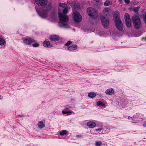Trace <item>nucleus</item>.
Listing matches in <instances>:
<instances>
[{
    "label": "nucleus",
    "instance_id": "obj_1",
    "mask_svg": "<svg viewBox=\"0 0 146 146\" xmlns=\"http://www.w3.org/2000/svg\"><path fill=\"white\" fill-rule=\"evenodd\" d=\"M59 5L58 15L61 22L59 23V26L61 27L68 28L69 26L66 23L68 20V18L66 14L67 13L70 7L64 3H60Z\"/></svg>",
    "mask_w": 146,
    "mask_h": 146
},
{
    "label": "nucleus",
    "instance_id": "obj_2",
    "mask_svg": "<svg viewBox=\"0 0 146 146\" xmlns=\"http://www.w3.org/2000/svg\"><path fill=\"white\" fill-rule=\"evenodd\" d=\"M113 17L116 27L119 31L122 30L123 28V25L120 18L119 11H117L114 12Z\"/></svg>",
    "mask_w": 146,
    "mask_h": 146
},
{
    "label": "nucleus",
    "instance_id": "obj_3",
    "mask_svg": "<svg viewBox=\"0 0 146 146\" xmlns=\"http://www.w3.org/2000/svg\"><path fill=\"white\" fill-rule=\"evenodd\" d=\"M132 19L134 27L136 29L139 28L141 26V23L139 17L137 16H134Z\"/></svg>",
    "mask_w": 146,
    "mask_h": 146
},
{
    "label": "nucleus",
    "instance_id": "obj_4",
    "mask_svg": "<svg viewBox=\"0 0 146 146\" xmlns=\"http://www.w3.org/2000/svg\"><path fill=\"white\" fill-rule=\"evenodd\" d=\"M87 11L88 15L92 18H95L97 17L98 13L93 8L89 7L87 8Z\"/></svg>",
    "mask_w": 146,
    "mask_h": 146
},
{
    "label": "nucleus",
    "instance_id": "obj_5",
    "mask_svg": "<svg viewBox=\"0 0 146 146\" xmlns=\"http://www.w3.org/2000/svg\"><path fill=\"white\" fill-rule=\"evenodd\" d=\"M73 15L74 20L76 22H80L82 21V17L78 12L74 11Z\"/></svg>",
    "mask_w": 146,
    "mask_h": 146
},
{
    "label": "nucleus",
    "instance_id": "obj_6",
    "mask_svg": "<svg viewBox=\"0 0 146 146\" xmlns=\"http://www.w3.org/2000/svg\"><path fill=\"white\" fill-rule=\"evenodd\" d=\"M101 20L102 23L105 28H107L109 26V20L108 18L105 17L104 16H102Z\"/></svg>",
    "mask_w": 146,
    "mask_h": 146
},
{
    "label": "nucleus",
    "instance_id": "obj_7",
    "mask_svg": "<svg viewBox=\"0 0 146 146\" xmlns=\"http://www.w3.org/2000/svg\"><path fill=\"white\" fill-rule=\"evenodd\" d=\"M124 18L127 26L128 27H130L131 26V22L127 13H125Z\"/></svg>",
    "mask_w": 146,
    "mask_h": 146
},
{
    "label": "nucleus",
    "instance_id": "obj_8",
    "mask_svg": "<svg viewBox=\"0 0 146 146\" xmlns=\"http://www.w3.org/2000/svg\"><path fill=\"white\" fill-rule=\"evenodd\" d=\"M35 2L39 5L44 6L47 4L48 1L47 0H35Z\"/></svg>",
    "mask_w": 146,
    "mask_h": 146
},
{
    "label": "nucleus",
    "instance_id": "obj_9",
    "mask_svg": "<svg viewBox=\"0 0 146 146\" xmlns=\"http://www.w3.org/2000/svg\"><path fill=\"white\" fill-rule=\"evenodd\" d=\"M35 42V40L31 38H29L28 39H25L23 40L24 43L28 45H30L32 43Z\"/></svg>",
    "mask_w": 146,
    "mask_h": 146
},
{
    "label": "nucleus",
    "instance_id": "obj_10",
    "mask_svg": "<svg viewBox=\"0 0 146 146\" xmlns=\"http://www.w3.org/2000/svg\"><path fill=\"white\" fill-rule=\"evenodd\" d=\"M49 39L50 40L55 41L58 40L59 39V38L57 35H54L50 36Z\"/></svg>",
    "mask_w": 146,
    "mask_h": 146
},
{
    "label": "nucleus",
    "instance_id": "obj_11",
    "mask_svg": "<svg viewBox=\"0 0 146 146\" xmlns=\"http://www.w3.org/2000/svg\"><path fill=\"white\" fill-rule=\"evenodd\" d=\"M43 46L45 47H51L52 46L50 42L48 41H45L43 43Z\"/></svg>",
    "mask_w": 146,
    "mask_h": 146
},
{
    "label": "nucleus",
    "instance_id": "obj_12",
    "mask_svg": "<svg viewBox=\"0 0 146 146\" xmlns=\"http://www.w3.org/2000/svg\"><path fill=\"white\" fill-rule=\"evenodd\" d=\"M114 90L112 88L108 89L105 91V93L106 94L109 95L113 94L114 93Z\"/></svg>",
    "mask_w": 146,
    "mask_h": 146
},
{
    "label": "nucleus",
    "instance_id": "obj_13",
    "mask_svg": "<svg viewBox=\"0 0 146 146\" xmlns=\"http://www.w3.org/2000/svg\"><path fill=\"white\" fill-rule=\"evenodd\" d=\"M110 11V9L108 8H104L103 11V15L107 16Z\"/></svg>",
    "mask_w": 146,
    "mask_h": 146
},
{
    "label": "nucleus",
    "instance_id": "obj_14",
    "mask_svg": "<svg viewBox=\"0 0 146 146\" xmlns=\"http://www.w3.org/2000/svg\"><path fill=\"white\" fill-rule=\"evenodd\" d=\"M77 45L74 44L72 46H69L67 47L68 49V50L72 51L74 50H76L77 48Z\"/></svg>",
    "mask_w": 146,
    "mask_h": 146
},
{
    "label": "nucleus",
    "instance_id": "obj_15",
    "mask_svg": "<svg viewBox=\"0 0 146 146\" xmlns=\"http://www.w3.org/2000/svg\"><path fill=\"white\" fill-rule=\"evenodd\" d=\"M88 126L91 128H92L96 126V124L95 123L92 121H90L87 123V124Z\"/></svg>",
    "mask_w": 146,
    "mask_h": 146
},
{
    "label": "nucleus",
    "instance_id": "obj_16",
    "mask_svg": "<svg viewBox=\"0 0 146 146\" xmlns=\"http://www.w3.org/2000/svg\"><path fill=\"white\" fill-rule=\"evenodd\" d=\"M38 127L40 129L43 128L45 127V124L42 121H39L38 124Z\"/></svg>",
    "mask_w": 146,
    "mask_h": 146
},
{
    "label": "nucleus",
    "instance_id": "obj_17",
    "mask_svg": "<svg viewBox=\"0 0 146 146\" xmlns=\"http://www.w3.org/2000/svg\"><path fill=\"white\" fill-rule=\"evenodd\" d=\"M62 113L63 114H67V115H69L73 113L72 111H62Z\"/></svg>",
    "mask_w": 146,
    "mask_h": 146
},
{
    "label": "nucleus",
    "instance_id": "obj_18",
    "mask_svg": "<svg viewBox=\"0 0 146 146\" xmlns=\"http://www.w3.org/2000/svg\"><path fill=\"white\" fill-rule=\"evenodd\" d=\"M96 94L94 92H90L88 94V96L91 98H93L96 96Z\"/></svg>",
    "mask_w": 146,
    "mask_h": 146
},
{
    "label": "nucleus",
    "instance_id": "obj_19",
    "mask_svg": "<svg viewBox=\"0 0 146 146\" xmlns=\"http://www.w3.org/2000/svg\"><path fill=\"white\" fill-rule=\"evenodd\" d=\"M47 13H44L43 11L40 14V16L43 18H45L47 16Z\"/></svg>",
    "mask_w": 146,
    "mask_h": 146
},
{
    "label": "nucleus",
    "instance_id": "obj_20",
    "mask_svg": "<svg viewBox=\"0 0 146 146\" xmlns=\"http://www.w3.org/2000/svg\"><path fill=\"white\" fill-rule=\"evenodd\" d=\"M111 2L107 0L104 3V5L105 6H109L111 4Z\"/></svg>",
    "mask_w": 146,
    "mask_h": 146
},
{
    "label": "nucleus",
    "instance_id": "obj_21",
    "mask_svg": "<svg viewBox=\"0 0 146 146\" xmlns=\"http://www.w3.org/2000/svg\"><path fill=\"white\" fill-rule=\"evenodd\" d=\"M102 144V143L100 141H96L95 143V145L96 146H101Z\"/></svg>",
    "mask_w": 146,
    "mask_h": 146
},
{
    "label": "nucleus",
    "instance_id": "obj_22",
    "mask_svg": "<svg viewBox=\"0 0 146 146\" xmlns=\"http://www.w3.org/2000/svg\"><path fill=\"white\" fill-rule=\"evenodd\" d=\"M5 44V41L3 39L0 38V45H3Z\"/></svg>",
    "mask_w": 146,
    "mask_h": 146
},
{
    "label": "nucleus",
    "instance_id": "obj_23",
    "mask_svg": "<svg viewBox=\"0 0 146 146\" xmlns=\"http://www.w3.org/2000/svg\"><path fill=\"white\" fill-rule=\"evenodd\" d=\"M97 105L98 106H104V104L100 101H98L97 103Z\"/></svg>",
    "mask_w": 146,
    "mask_h": 146
},
{
    "label": "nucleus",
    "instance_id": "obj_24",
    "mask_svg": "<svg viewBox=\"0 0 146 146\" xmlns=\"http://www.w3.org/2000/svg\"><path fill=\"white\" fill-rule=\"evenodd\" d=\"M67 131L66 130H63L60 133V134L61 135H63L66 134L67 133Z\"/></svg>",
    "mask_w": 146,
    "mask_h": 146
},
{
    "label": "nucleus",
    "instance_id": "obj_25",
    "mask_svg": "<svg viewBox=\"0 0 146 146\" xmlns=\"http://www.w3.org/2000/svg\"><path fill=\"white\" fill-rule=\"evenodd\" d=\"M139 8L140 7H134L133 9V10L135 12H137L138 11Z\"/></svg>",
    "mask_w": 146,
    "mask_h": 146
},
{
    "label": "nucleus",
    "instance_id": "obj_26",
    "mask_svg": "<svg viewBox=\"0 0 146 146\" xmlns=\"http://www.w3.org/2000/svg\"><path fill=\"white\" fill-rule=\"evenodd\" d=\"M72 43V42L71 41H68L65 44V45L66 46H69V45L70 44Z\"/></svg>",
    "mask_w": 146,
    "mask_h": 146
},
{
    "label": "nucleus",
    "instance_id": "obj_27",
    "mask_svg": "<svg viewBox=\"0 0 146 146\" xmlns=\"http://www.w3.org/2000/svg\"><path fill=\"white\" fill-rule=\"evenodd\" d=\"M39 45V44L36 43H35L33 44V46L34 47H37Z\"/></svg>",
    "mask_w": 146,
    "mask_h": 146
},
{
    "label": "nucleus",
    "instance_id": "obj_28",
    "mask_svg": "<svg viewBox=\"0 0 146 146\" xmlns=\"http://www.w3.org/2000/svg\"><path fill=\"white\" fill-rule=\"evenodd\" d=\"M143 19L145 23L146 24V13L145 14V16L143 18Z\"/></svg>",
    "mask_w": 146,
    "mask_h": 146
},
{
    "label": "nucleus",
    "instance_id": "obj_29",
    "mask_svg": "<svg viewBox=\"0 0 146 146\" xmlns=\"http://www.w3.org/2000/svg\"><path fill=\"white\" fill-rule=\"evenodd\" d=\"M48 7H49V9H48V10H47V11H49L51 9V6L50 4H48Z\"/></svg>",
    "mask_w": 146,
    "mask_h": 146
},
{
    "label": "nucleus",
    "instance_id": "obj_30",
    "mask_svg": "<svg viewBox=\"0 0 146 146\" xmlns=\"http://www.w3.org/2000/svg\"><path fill=\"white\" fill-rule=\"evenodd\" d=\"M125 2L126 3H129V0H125Z\"/></svg>",
    "mask_w": 146,
    "mask_h": 146
},
{
    "label": "nucleus",
    "instance_id": "obj_31",
    "mask_svg": "<svg viewBox=\"0 0 146 146\" xmlns=\"http://www.w3.org/2000/svg\"><path fill=\"white\" fill-rule=\"evenodd\" d=\"M101 130H102V129L101 128H99V129H96V131H98Z\"/></svg>",
    "mask_w": 146,
    "mask_h": 146
},
{
    "label": "nucleus",
    "instance_id": "obj_32",
    "mask_svg": "<svg viewBox=\"0 0 146 146\" xmlns=\"http://www.w3.org/2000/svg\"><path fill=\"white\" fill-rule=\"evenodd\" d=\"M143 126L144 127H146V122L143 124Z\"/></svg>",
    "mask_w": 146,
    "mask_h": 146
}]
</instances>
